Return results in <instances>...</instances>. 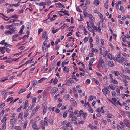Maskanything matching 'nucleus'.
I'll return each instance as SVG.
<instances>
[{
  "label": "nucleus",
  "mask_w": 130,
  "mask_h": 130,
  "mask_svg": "<svg viewBox=\"0 0 130 130\" xmlns=\"http://www.w3.org/2000/svg\"><path fill=\"white\" fill-rule=\"evenodd\" d=\"M104 63V61L102 59V57H100L98 59V66L99 68H103V67L102 64Z\"/></svg>",
  "instance_id": "1"
},
{
  "label": "nucleus",
  "mask_w": 130,
  "mask_h": 130,
  "mask_svg": "<svg viewBox=\"0 0 130 130\" xmlns=\"http://www.w3.org/2000/svg\"><path fill=\"white\" fill-rule=\"evenodd\" d=\"M102 91L106 96L107 95L109 96L110 95V92L108 89L106 87H105L104 89H102Z\"/></svg>",
  "instance_id": "2"
},
{
  "label": "nucleus",
  "mask_w": 130,
  "mask_h": 130,
  "mask_svg": "<svg viewBox=\"0 0 130 130\" xmlns=\"http://www.w3.org/2000/svg\"><path fill=\"white\" fill-rule=\"evenodd\" d=\"M40 127L43 129L44 130L45 128V126L46 124L44 122L43 120H41L40 121Z\"/></svg>",
  "instance_id": "3"
},
{
  "label": "nucleus",
  "mask_w": 130,
  "mask_h": 130,
  "mask_svg": "<svg viewBox=\"0 0 130 130\" xmlns=\"http://www.w3.org/2000/svg\"><path fill=\"white\" fill-rule=\"evenodd\" d=\"M58 90V88H53L51 90L50 92L51 94L52 95L54 94L57 92Z\"/></svg>",
  "instance_id": "4"
},
{
  "label": "nucleus",
  "mask_w": 130,
  "mask_h": 130,
  "mask_svg": "<svg viewBox=\"0 0 130 130\" xmlns=\"http://www.w3.org/2000/svg\"><path fill=\"white\" fill-rule=\"evenodd\" d=\"M42 107L43 110V114H44L46 112L47 106L45 104L42 105Z\"/></svg>",
  "instance_id": "5"
},
{
  "label": "nucleus",
  "mask_w": 130,
  "mask_h": 130,
  "mask_svg": "<svg viewBox=\"0 0 130 130\" xmlns=\"http://www.w3.org/2000/svg\"><path fill=\"white\" fill-rule=\"evenodd\" d=\"M71 104L73 106H76L77 103L76 101L73 98L71 99Z\"/></svg>",
  "instance_id": "6"
},
{
  "label": "nucleus",
  "mask_w": 130,
  "mask_h": 130,
  "mask_svg": "<svg viewBox=\"0 0 130 130\" xmlns=\"http://www.w3.org/2000/svg\"><path fill=\"white\" fill-rule=\"evenodd\" d=\"M23 113H21L19 115V122H21L22 121V120L23 118L22 117Z\"/></svg>",
  "instance_id": "7"
},
{
  "label": "nucleus",
  "mask_w": 130,
  "mask_h": 130,
  "mask_svg": "<svg viewBox=\"0 0 130 130\" xmlns=\"http://www.w3.org/2000/svg\"><path fill=\"white\" fill-rule=\"evenodd\" d=\"M13 31H5V34L7 35H11L13 34Z\"/></svg>",
  "instance_id": "8"
},
{
  "label": "nucleus",
  "mask_w": 130,
  "mask_h": 130,
  "mask_svg": "<svg viewBox=\"0 0 130 130\" xmlns=\"http://www.w3.org/2000/svg\"><path fill=\"white\" fill-rule=\"evenodd\" d=\"M15 120H14V119H11L10 121V123L11 125H13L15 123Z\"/></svg>",
  "instance_id": "9"
},
{
  "label": "nucleus",
  "mask_w": 130,
  "mask_h": 130,
  "mask_svg": "<svg viewBox=\"0 0 130 130\" xmlns=\"http://www.w3.org/2000/svg\"><path fill=\"white\" fill-rule=\"evenodd\" d=\"M109 66L111 67H113L114 65L113 62L112 61H109L108 62Z\"/></svg>",
  "instance_id": "10"
},
{
  "label": "nucleus",
  "mask_w": 130,
  "mask_h": 130,
  "mask_svg": "<svg viewBox=\"0 0 130 130\" xmlns=\"http://www.w3.org/2000/svg\"><path fill=\"white\" fill-rule=\"evenodd\" d=\"M109 87L112 90H114L115 89V86L113 84H111L108 86V87L109 88Z\"/></svg>",
  "instance_id": "11"
},
{
  "label": "nucleus",
  "mask_w": 130,
  "mask_h": 130,
  "mask_svg": "<svg viewBox=\"0 0 130 130\" xmlns=\"http://www.w3.org/2000/svg\"><path fill=\"white\" fill-rule=\"evenodd\" d=\"M0 49H1V52L2 53V54H4L5 51V47H0Z\"/></svg>",
  "instance_id": "12"
},
{
  "label": "nucleus",
  "mask_w": 130,
  "mask_h": 130,
  "mask_svg": "<svg viewBox=\"0 0 130 130\" xmlns=\"http://www.w3.org/2000/svg\"><path fill=\"white\" fill-rule=\"evenodd\" d=\"M44 123H45V124H46V125L47 126H48V119L47 118V117H45L44 118Z\"/></svg>",
  "instance_id": "13"
},
{
  "label": "nucleus",
  "mask_w": 130,
  "mask_h": 130,
  "mask_svg": "<svg viewBox=\"0 0 130 130\" xmlns=\"http://www.w3.org/2000/svg\"><path fill=\"white\" fill-rule=\"evenodd\" d=\"M27 35H25L23 37H22V39H24L26 37H27V38H28V37L29 36V31H27Z\"/></svg>",
  "instance_id": "14"
},
{
  "label": "nucleus",
  "mask_w": 130,
  "mask_h": 130,
  "mask_svg": "<svg viewBox=\"0 0 130 130\" xmlns=\"http://www.w3.org/2000/svg\"><path fill=\"white\" fill-rule=\"evenodd\" d=\"M63 70L64 72H66L68 73L69 72V69L68 67H65L63 68Z\"/></svg>",
  "instance_id": "15"
},
{
  "label": "nucleus",
  "mask_w": 130,
  "mask_h": 130,
  "mask_svg": "<svg viewBox=\"0 0 130 130\" xmlns=\"http://www.w3.org/2000/svg\"><path fill=\"white\" fill-rule=\"evenodd\" d=\"M26 90L25 89H21L18 93L19 94H20L22 93L23 92L26 91Z\"/></svg>",
  "instance_id": "16"
},
{
  "label": "nucleus",
  "mask_w": 130,
  "mask_h": 130,
  "mask_svg": "<svg viewBox=\"0 0 130 130\" xmlns=\"http://www.w3.org/2000/svg\"><path fill=\"white\" fill-rule=\"evenodd\" d=\"M90 22L91 25V27L94 26V24L93 20L92 19L90 20Z\"/></svg>",
  "instance_id": "17"
},
{
  "label": "nucleus",
  "mask_w": 130,
  "mask_h": 130,
  "mask_svg": "<svg viewBox=\"0 0 130 130\" xmlns=\"http://www.w3.org/2000/svg\"><path fill=\"white\" fill-rule=\"evenodd\" d=\"M6 127V123H4L3 125L2 126V129L3 130H5Z\"/></svg>",
  "instance_id": "18"
},
{
  "label": "nucleus",
  "mask_w": 130,
  "mask_h": 130,
  "mask_svg": "<svg viewBox=\"0 0 130 130\" xmlns=\"http://www.w3.org/2000/svg\"><path fill=\"white\" fill-rule=\"evenodd\" d=\"M100 1L98 0H95L94 2V4L96 5H98L99 4Z\"/></svg>",
  "instance_id": "19"
},
{
  "label": "nucleus",
  "mask_w": 130,
  "mask_h": 130,
  "mask_svg": "<svg viewBox=\"0 0 130 130\" xmlns=\"http://www.w3.org/2000/svg\"><path fill=\"white\" fill-rule=\"evenodd\" d=\"M69 62V61H68L67 62H65L64 61H63L62 62L61 65L62 67H64V65L67 64H68Z\"/></svg>",
  "instance_id": "20"
},
{
  "label": "nucleus",
  "mask_w": 130,
  "mask_h": 130,
  "mask_svg": "<svg viewBox=\"0 0 130 130\" xmlns=\"http://www.w3.org/2000/svg\"><path fill=\"white\" fill-rule=\"evenodd\" d=\"M47 36V34L46 32H43L42 34V37L45 38V37Z\"/></svg>",
  "instance_id": "21"
},
{
  "label": "nucleus",
  "mask_w": 130,
  "mask_h": 130,
  "mask_svg": "<svg viewBox=\"0 0 130 130\" xmlns=\"http://www.w3.org/2000/svg\"><path fill=\"white\" fill-rule=\"evenodd\" d=\"M6 117H4L3 119L1 120V124L3 123L4 122V121H5V122H6L7 119L6 118Z\"/></svg>",
  "instance_id": "22"
},
{
  "label": "nucleus",
  "mask_w": 130,
  "mask_h": 130,
  "mask_svg": "<svg viewBox=\"0 0 130 130\" xmlns=\"http://www.w3.org/2000/svg\"><path fill=\"white\" fill-rule=\"evenodd\" d=\"M32 127L33 128H39L38 126L36 124L33 123L32 125Z\"/></svg>",
  "instance_id": "23"
},
{
  "label": "nucleus",
  "mask_w": 130,
  "mask_h": 130,
  "mask_svg": "<svg viewBox=\"0 0 130 130\" xmlns=\"http://www.w3.org/2000/svg\"><path fill=\"white\" fill-rule=\"evenodd\" d=\"M66 84L69 86H72V85L69 79L66 82Z\"/></svg>",
  "instance_id": "24"
},
{
  "label": "nucleus",
  "mask_w": 130,
  "mask_h": 130,
  "mask_svg": "<svg viewBox=\"0 0 130 130\" xmlns=\"http://www.w3.org/2000/svg\"><path fill=\"white\" fill-rule=\"evenodd\" d=\"M93 80H94V81H95V83H96V84L97 85H100V84L98 81L96 79H95L94 78H93Z\"/></svg>",
  "instance_id": "25"
},
{
  "label": "nucleus",
  "mask_w": 130,
  "mask_h": 130,
  "mask_svg": "<svg viewBox=\"0 0 130 130\" xmlns=\"http://www.w3.org/2000/svg\"><path fill=\"white\" fill-rule=\"evenodd\" d=\"M39 6H43L46 5V2H42L39 3Z\"/></svg>",
  "instance_id": "26"
},
{
  "label": "nucleus",
  "mask_w": 130,
  "mask_h": 130,
  "mask_svg": "<svg viewBox=\"0 0 130 130\" xmlns=\"http://www.w3.org/2000/svg\"><path fill=\"white\" fill-rule=\"evenodd\" d=\"M88 30L91 32H94V31L93 29H92L91 28V27H90L88 28Z\"/></svg>",
  "instance_id": "27"
},
{
  "label": "nucleus",
  "mask_w": 130,
  "mask_h": 130,
  "mask_svg": "<svg viewBox=\"0 0 130 130\" xmlns=\"http://www.w3.org/2000/svg\"><path fill=\"white\" fill-rule=\"evenodd\" d=\"M8 92L6 90L3 91H2L1 93V95H5L6 93H7Z\"/></svg>",
  "instance_id": "28"
},
{
  "label": "nucleus",
  "mask_w": 130,
  "mask_h": 130,
  "mask_svg": "<svg viewBox=\"0 0 130 130\" xmlns=\"http://www.w3.org/2000/svg\"><path fill=\"white\" fill-rule=\"evenodd\" d=\"M48 122L51 125H52L53 124V121L51 119H49Z\"/></svg>",
  "instance_id": "29"
},
{
  "label": "nucleus",
  "mask_w": 130,
  "mask_h": 130,
  "mask_svg": "<svg viewBox=\"0 0 130 130\" xmlns=\"http://www.w3.org/2000/svg\"><path fill=\"white\" fill-rule=\"evenodd\" d=\"M37 83V81L35 80H34L33 81V87L35 86Z\"/></svg>",
  "instance_id": "30"
},
{
  "label": "nucleus",
  "mask_w": 130,
  "mask_h": 130,
  "mask_svg": "<svg viewBox=\"0 0 130 130\" xmlns=\"http://www.w3.org/2000/svg\"><path fill=\"white\" fill-rule=\"evenodd\" d=\"M66 126L69 127L71 128L72 127V126L71 125L70 123L69 122H68L67 124H66Z\"/></svg>",
  "instance_id": "31"
},
{
  "label": "nucleus",
  "mask_w": 130,
  "mask_h": 130,
  "mask_svg": "<svg viewBox=\"0 0 130 130\" xmlns=\"http://www.w3.org/2000/svg\"><path fill=\"white\" fill-rule=\"evenodd\" d=\"M67 113L66 111L64 112L63 113V117L64 118H66L67 117Z\"/></svg>",
  "instance_id": "32"
},
{
  "label": "nucleus",
  "mask_w": 130,
  "mask_h": 130,
  "mask_svg": "<svg viewBox=\"0 0 130 130\" xmlns=\"http://www.w3.org/2000/svg\"><path fill=\"white\" fill-rule=\"evenodd\" d=\"M14 128L17 130H21V128L20 126H15Z\"/></svg>",
  "instance_id": "33"
},
{
  "label": "nucleus",
  "mask_w": 130,
  "mask_h": 130,
  "mask_svg": "<svg viewBox=\"0 0 130 130\" xmlns=\"http://www.w3.org/2000/svg\"><path fill=\"white\" fill-rule=\"evenodd\" d=\"M114 72L116 76H118L119 74V72L118 71H114Z\"/></svg>",
  "instance_id": "34"
},
{
  "label": "nucleus",
  "mask_w": 130,
  "mask_h": 130,
  "mask_svg": "<svg viewBox=\"0 0 130 130\" xmlns=\"http://www.w3.org/2000/svg\"><path fill=\"white\" fill-rule=\"evenodd\" d=\"M11 18H18L17 15H16V14H15V15H12L11 17H10L9 18V19H10Z\"/></svg>",
  "instance_id": "35"
},
{
  "label": "nucleus",
  "mask_w": 130,
  "mask_h": 130,
  "mask_svg": "<svg viewBox=\"0 0 130 130\" xmlns=\"http://www.w3.org/2000/svg\"><path fill=\"white\" fill-rule=\"evenodd\" d=\"M77 119V117L76 116H73L72 118V120L73 121H75Z\"/></svg>",
  "instance_id": "36"
},
{
  "label": "nucleus",
  "mask_w": 130,
  "mask_h": 130,
  "mask_svg": "<svg viewBox=\"0 0 130 130\" xmlns=\"http://www.w3.org/2000/svg\"><path fill=\"white\" fill-rule=\"evenodd\" d=\"M108 57L109 59L111 60L113 59V58L112 57V56L111 54L109 53L108 54Z\"/></svg>",
  "instance_id": "37"
},
{
  "label": "nucleus",
  "mask_w": 130,
  "mask_h": 130,
  "mask_svg": "<svg viewBox=\"0 0 130 130\" xmlns=\"http://www.w3.org/2000/svg\"><path fill=\"white\" fill-rule=\"evenodd\" d=\"M59 30V29H56V30L53 29L52 30V32L54 34L56 32H57Z\"/></svg>",
  "instance_id": "38"
},
{
  "label": "nucleus",
  "mask_w": 130,
  "mask_h": 130,
  "mask_svg": "<svg viewBox=\"0 0 130 130\" xmlns=\"http://www.w3.org/2000/svg\"><path fill=\"white\" fill-rule=\"evenodd\" d=\"M88 40V38L87 37H85L84 39V41L85 43L87 42Z\"/></svg>",
  "instance_id": "39"
},
{
  "label": "nucleus",
  "mask_w": 130,
  "mask_h": 130,
  "mask_svg": "<svg viewBox=\"0 0 130 130\" xmlns=\"http://www.w3.org/2000/svg\"><path fill=\"white\" fill-rule=\"evenodd\" d=\"M58 80L56 78L54 79V80L53 81V82L55 84H56Z\"/></svg>",
  "instance_id": "40"
},
{
  "label": "nucleus",
  "mask_w": 130,
  "mask_h": 130,
  "mask_svg": "<svg viewBox=\"0 0 130 130\" xmlns=\"http://www.w3.org/2000/svg\"><path fill=\"white\" fill-rule=\"evenodd\" d=\"M104 6L105 7V8L107 9L108 8V5L107 4V3H105L104 4Z\"/></svg>",
  "instance_id": "41"
},
{
  "label": "nucleus",
  "mask_w": 130,
  "mask_h": 130,
  "mask_svg": "<svg viewBox=\"0 0 130 130\" xmlns=\"http://www.w3.org/2000/svg\"><path fill=\"white\" fill-rule=\"evenodd\" d=\"M71 84L73 83L74 82V80L72 78H70L69 79Z\"/></svg>",
  "instance_id": "42"
},
{
  "label": "nucleus",
  "mask_w": 130,
  "mask_h": 130,
  "mask_svg": "<svg viewBox=\"0 0 130 130\" xmlns=\"http://www.w3.org/2000/svg\"><path fill=\"white\" fill-rule=\"evenodd\" d=\"M87 16L90 19H92V18H93V16L90 14H88Z\"/></svg>",
  "instance_id": "43"
},
{
  "label": "nucleus",
  "mask_w": 130,
  "mask_h": 130,
  "mask_svg": "<svg viewBox=\"0 0 130 130\" xmlns=\"http://www.w3.org/2000/svg\"><path fill=\"white\" fill-rule=\"evenodd\" d=\"M112 115L109 113L107 115V117L108 118H112Z\"/></svg>",
  "instance_id": "44"
},
{
  "label": "nucleus",
  "mask_w": 130,
  "mask_h": 130,
  "mask_svg": "<svg viewBox=\"0 0 130 130\" xmlns=\"http://www.w3.org/2000/svg\"><path fill=\"white\" fill-rule=\"evenodd\" d=\"M15 115L16 114L15 113H13L11 117L12 119H14V120H15V119L14 118Z\"/></svg>",
  "instance_id": "45"
},
{
  "label": "nucleus",
  "mask_w": 130,
  "mask_h": 130,
  "mask_svg": "<svg viewBox=\"0 0 130 130\" xmlns=\"http://www.w3.org/2000/svg\"><path fill=\"white\" fill-rule=\"evenodd\" d=\"M83 28L84 31H85L84 32V34L86 35H87V31L86 29L85 28H84L83 27Z\"/></svg>",
  "instance_id": "46"
},
{
  "label": "nucleus",
  "mask_w": 130,
  "mask_h": 130,
  "mask_svg": "<svg viewBox=\"0 0 130 130\" xmlns=\"http://www.w3.org/2000/svg\"><path fill=\"white\" fill-rule=\"evenodd\" d=\"M119 9H120V10H121L122 12H124V11L123 10H124V7L123 6H120V8Z\"/></svg>",
  "instance_id": "47"
},
{
  "label": "nucleus",
  "mask_w": 130,
  "mask_h": 130,
  "mask_svg": "<svg viewBox=\"0 0 130 130\" xmlns=\"http://www.w3.org/2000/svg\"><path fill=\"white\" fill-rule=\"evenodd\" d=\"M115 102L116 103H118L121 106V104L120 103L119 101L118 100H115Z\"/></svg>",
  "instance_id": "48"
},
{
  "label": "nucleus",
  "mask_w": 130,
  "mask_h": 130,
  "mask_svg": "<svg viewBox=\"0 0 130 130\" xmlns=\"http://www.w3.org/2000/svg\"><path fill=\"white\" fill-rule=\"evenodd\" d=\"M13 99V97H11L10 98H9L7 100V102H9L11 100H12Z\"/></svg>",
  "instance_id": "49"
},
{
  "label": "nucleus",
  "mask_w": 130,
  "mask_h": 130,
  "mask_svg": "<svg viewBox=\"0 0 130 130\" xmlns=\"http://www.w3.org/2000/svg\"><path fill=\"white\" fill-rule=\"evenodd\" d=\"M14 21L15 20L13 19H11L8 22V23H10L12 22H14Z\"/></svg>",
  "instance_id": "50"
},
{
  "label": "nucleus",
  "mask_w": 130,
  "mask_h": 130,
  "mask_svg": "<svg viewBox=\"0 0 130 130\" xmlns=\"http://www.w3.org/2000/svg\"><path fill=\"white\" fill-rule=\"evenodd\" d=\"M111 81H112V82L115 84H118V82H117L116 81V80H115L114 79H112V80H111Z\"/></svg>",
  "instance_id": "51"
},
{
  "label": "nucleus",
  "mask_w": 130,
  "mask_h": 130,
  "mask_svg": "<svg viewBox=\"0 0 130 130\" xmlns=\"http://www.w3.org/2000/svg\"><path fill=\"white\" fill-rule=\"evenodd\" d=\"M109 45L111 47V48L113 50L114 49V47L113 45L111 43H109Z\"/></svg>",
  "instance_id": "52"
},
{
  "label": "nucleus",
  "mask_w": 130,
  "mask_h": 130,
  "mask_svg": "<svg viewBox=\"0 0 130 130\" xmlns=\"http://www.w3.org/2000/svg\"><path fill=\"white\" fill-rule=\"evenodd\" d=\"M1 81L2 82H4L5 80H8V79L5 78H1Z\"/></svg>",
  "instance_id": "53"
},
{
  "label": "nucleus",
  "mask_w": 130,
  "mask_h": 130,
  "mask_svg": "<svg viewBox=\"0 0 130 130\" xmlns=\"http://www.w3.org/2000/svg\"><path fill=\"white\" fill-rule=\"evenodd\" d=\"M5 112V111L4 110H2V111L1 112L0 116H2L4 114Z\"/></svg>",
  "instance_id": "54"
},
{
  "label": "nucleus",
  "mask_w": 130,
  "mask_h": 130,
  "mask_svg": "<svg viewBox=\"0 0 130 130\" xmlns=\"http://www.w3.org/2000/svg\"><path fill=\"white\" fill-rule=\"evenodd\" d=\"M93 96H89L88 99L89 101H91L93 99Z\"/></svg>",
  "instance_id": "55"
},
{
  "label": "nucleus",
  "mask_w": 130,
  "mask_h": 130,
  "mask_svg": "<svg viewBox=\"0 0 130 130\" xmlns=\"http://www.w3.org/2000/svg\"><path fill=\"white\" fill-rule=\"evenodd\" d=\"M67 123V120H65L61 123V124H65Z\"/></svg>",
  "instance_id": "56"
},
{
  "label": "nucleus",
  "mask_w": 130,
  "mask_h": 130,
  "mask_svg": "<svg viewBox=\"0 0 130 130\" xmlns=\"http://www.w3.org/2000/svg\"><path fill=\"white\" fill-rule=\"evenodd\" d=\"M5 106V104L4 103H2L0 105V107L1 108H3Z\"/></svg>",
  "instance_id": "57"
},
{
  "label": "nucleus",
  "mask_w": 130,
  "mask_h": 130,
  "mask_svg": "<svg viewBox=\"0 0 130 130\" xmlns=\"http://www.w3.org/2000/svg\"><path fill=\"white\" fill-rule=\"evenodd\" d=\"M43 31V30L41 29H40L38 30V34H40L41 32H42Z\"/></svg>",
  "instance_id": "58"
},
{
  "label": "nucleus",
  "mask_w": 130,
  "mask_h": 130,
  "mask_svg": "<svg viewBox=\"0 0 130 130\" xmlns=\"http://www.w3.org/2000/svg\"><path fill=\"white\" fill-rule=\"evenodd\" d=\"M92 28L93 29V30H96V31H98V28L96 26H95L94 25V26L92 27Z\"/></svg>",
  "instance_id": "59"
},
{
  "label": "nucleus",
  "mask_w": 130,
  "mask_h": 130,
  "mask_svg": "<svg viewBox=\"0 0 130 130\" xmlns=\"http://www.w3.org/2000/svg\"><path fill=\"white\" fill-rule=\"evenodd\" d=\"M116 94L115 92L113 91L112 92V95L113 96V97L115 96L116 97Z\"/></svg>",
  "instance_id": "60"
},
{
  "label": "nucleus",
  "mask_w": 130,
  "mask_h": 130,
  "mask_svg": "<svg viewBox=\"0 0 130 130\" xmlns=\"http://www.w3.org/2000/svg\"><path fill=\"white\" fill-rule=\"evenodd\" d=\"M28 102V101L27 100H26L25 101L24 106H28V105L27 103Z\"/></svg>",
  "instance_id": "61"
},
{
  "label": "nucleus",
  "mask_w": 130,
  "mask_h": 130,
  "mask_svg": "<svg viewBox=\"0 0 130 130\" xmlns=\"http://www.w3.org/2000/svg\"><path fill=\"white\" fill-rule=\"evenodd\" d=\"M82 9L84 10H86L87 8V7L85 6H83L82 7Z\"/></svg>",
  "instance_id": "62"
},
{
  "label": "nucleus",
  "mask_w": 130,
  "mask_h": 130,
  "mask_svg": "<svg viewBox=\"0 0 130 130\" xmlns=\"http://www.w3.org/2000/svg\"><path fill=\"white\" fill-rule=\"evenodd\" d=\"M89 41L90 43H92V42L93 41V39L91 37H90V39H89Z\"/></svg>",
  "instance_id": "63"
},
{
  "label": "nucleus",
  "mask_w": 130,
  "mask_h": 130,
  "mask_svg": "<svg viewBox=\"0 0 130 130\" xmlns=\"http://www.w3.org/2000/svg\"><path fill=\"white\" fill-rule=\"evenodd\" d=\"M64 98L66 99L68 98L69 97V95L68 94H66L64 96Z\"/></svg>",
  "instance_id": "64"
}]
</instances>
